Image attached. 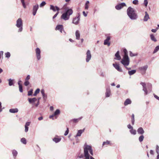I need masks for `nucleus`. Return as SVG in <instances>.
<instances>
[{
  "mask_svg": "<svg viewBox=\"0 0 159 159\" xmlns=\"http://www.w3.org/2000/svg\"><path fill=\"white\" fill-rule=\"evenodd\" d=\"M113 66L119 72H122V69L120 67L119 64H113Z\"/></svg>",
  "mask_w": 159,
  "mask_h": 159,
  "instance_id": "13",
  "label": "nucleus"
},
{
  "mask_svg": "<svg viewBox=\"0 0 159 159\" xmlns=\"http://www.w3.org/2000/svg\"><path fill=\"white\" fill-rule=\"evenodd\" d=\"M44 99L46 98H47V95L45 94L42 95Z\"/></svg>",
  "mask_w": 159,
  "mask_h": 159,
  "instance_id": "60",
  "label": "nucleus"
},
{
  "mask_svg": "<svg viewBox=\"0 0 159 159\" xmlns=\"http://www.w3.org/2000/svg\"><path fill=\"white\" fill-rule=\"evenodd\" d=\"M46 4V3L45 1H43L40 4V7H42L44 6Z\"/></svg>",
  "mask_w": 159,
  "mask_h": 159,
  "instance_id": "44",
  "label": "nucleus"
},
{
  "mask_svg": "<svg viewBox=\"0 0 159 159\" xmlns=\"http://www.w3.org/2000/svg\"><path fill=\"white\" fill-rule=\"evenodd\" d=\"M144 4L145 7H146L148 4V0H144Z\"/></svg>",
  "mask_w": 159,
  "mask_h": 159,
  "instance_id": "53",
  "label": "nucleus"
},
{
  "mask_svg": "<svg viewBox=\"0 0 159 159\" xmlns=\"http://www.w3.org/2000/svg\"><path fill=\"white\" fill-rule=\"evenodd\" d=\"M156 152L157 154L159 153V147L157 145L156 146Z\"/></svg>",
  "mask_w": 159,
  "mask_h": 159,
  "instance_id": "51",
  "label": "nucleus"
},
{
  "mask_svg": "<svg viewBox=\"0 0 159 159\" xmlns=\"http://www.w3.org/2000/svg\"><path fill=\"white\" fill-rule=\"evenodd\" d=\"M60 113V111L59 109H57L56 110L54 113V115L55 116L59 115Z\"/></svg>",
  "mask_w": 159,
  "mask_h": 159,
  "instance_id": "37",
  "label": "nucleus"
},
{
  "mask_svg": "<svg viewBox=\"0 0 159 159\" xmlns=\"http://www.w3.org/2000/svg\"><path fill=\"white\" fill-rule=\"evenodd\" d=\"M126 6L125 3L122 2L116 6L115 8L117 10H119Z\"/></svg>",
  "mask_w": 159,
  "mask_h": 159,
  "instance_id": "9",
  "label": "nucleus"
},
{
  "mask_svg": "<svg viewBox=\"0 0 159 159\" xmlns=\"http://www.w3.org/2000/svg\"><path fill=\"white\" fill-rule=\"evenodd\" d=\"M29 84L30 83L28 81L25 80V82H24V84L25 86H27L29 85Z\"/></svg>",
  "mask_w": 159,
  "mask_h": 159,
  "instance_id": "52",
  "label": "nucleus"
},
{
  "mask_svg": "<svg viewBox=\"0 0 159 159\" xmlns=\"http://www.w3.org/2000/svg\"><path fill=\"white\" fill-rule=\"evenodd\" d=\"M137 55V54H134L133 53L131 52H129V56L131 57H133L135 56H136Z\"/></svg>",
  "mask_w": 159,
  "mask_h": 159,
  "instance_id": "45",
  "label": "nucleus"
},
{
  "mask_svg": "<svg viewBox=\"0 0 159 159\" xmlns=\"http://www.w3.org/2000/svg\"><path fill=\"white\" fill-rule=\"evenodd\" d=\"M115 56L116 57V58H115V59H116L119 60L121 59V57L119 55V51H117L116 53L115 54Z\"/></svg>",
  "mask_w": 159,
  "mask_h": 159,
  "instance_id": "24",
  "label": "nucleus"
},
{
  "mask_svg": "<svg viewBox=\"0 0 159 159\" xmlns=\"http://www.w3.org/2000/svg\"><path fill=\"white\" fill-rule=\"evenodd\" d=\"M150 38L152 40L156 42L157 41V39L153 34L150 35Z\"/></svg>",
  "mask_w": 159,
  "mask_h": 159,
  "instance_id": "31",
  "label": "nucleus"
},
{
  "mask_svg": "<svg viewBox=\"0 0 159 159\" xmlns=\"http://www.w3.org/2000/svg\"><path fill=\"white\" fill-rule=\"evenodd\" d=\"M30 75H28L27 76V77H26V79H25V80L28 81V80L30 79Z\"/></svg>",
  "mask_w": 159,
  "mask_h": 159,
  "instance_id": "55",
  "label": "nucleus"
},
{
  "mask_svg": "<svg viewBox=\"0 0 159 159\" xmlns=\"http://www.w3.org/2000/svg\"><path fill=\"white\" fill-rule=\"evenodd\" d=\"M20 141L24 144H25L26 143V139L25 138H23L21 139Z\"/></svg>",
  "mask_w": 159,
  "mask_h": 159,
  "instance_id": "35",
  "label": "nucleus"
},
{
  "mask_svg": "<svg viewBox=\"0 0 159 159\" xmlns=\"http://www.w3.org/2000/svg\"><path fill=\"white\" fill-rule=\"evenodd\" d=\"M39 8V5L36 4L33 6V14L34 16H35L36 13L37 11Z\"/></svg>",
  "mask_w": 159,
  "mask_h": 159,
  "instance_id": "12",
  "label": "nucleus"
},
{
  "mask_svg": "<svg viewBox=\"0 0 159 159\" xmlns=\"http://www.w3.org/2000/svg\"><path fill=\"white\" fill-rule=\"evenodd\" d=\"M105 94L106 97H108L110 96L111 95V90L109 87L107 88Z\"/></svg>",
  "mask_w": 159,
  "mask_h": 159,
  "instance_id": "16",
  "label": "nucleus"
},
{
  "mask_svg": "<svg viewBox=\"0 0 159 159\" xmlns=\"http://www.w3.org/2000/svg\"><path fill=\"white\" fill-rule=\"evenodd\" d=\"M127 127L129 129H131L133 127L130 125V124H129L127 125Z\"/></svg>",
  "mask_w": 159,
  "mask_h": 159,
  "instance_id": "57",
  "label": "nucleus"
},
{
  "mask_svg": "<svg viewBox=\"0 0 159 159\" xmlns=\"http://www.w3.org/2000/svg\"><path fill=\"white\" fill-rule=\"evenodd\" d=\"M148 89L149 91H151L152 84H148Z\"/></svg>",
  "mask_w": 159,
  "mask_h": 159,
  "instance_id": "46",
  "label": "nucleus"
},
{
  "mask_svg": "<svg viewBox=\"0 0 159 159\" xmlns=\"http://www.w3.org/2000/svg\"><path fill=\"white\" fill-rule=\"evenodd\" d=\"M16 26L19 28L18 31V32L22 31L23 30V22L21 18H19L17 20Z\"/></svg>",
  "mask_w": 159,
  "mask_h": 159,
  "instance_id": "4",
  "label": "nucleus"
},
{
  "mask_svg": "<svg viewBox=\"0 0 159 159\" xmlns=\"http://www.w3.org/2000/svg\"><path fill=\"white\" fill-rule=\"evenodd\" d=\"M120 62L125 67L128 66L129 63V59L128 56H123Z\"/></svg>",
  "mask_w": 159,
  "mask_h": 159,
  "instance_id": "5",
  "label": "nucleus"
},
{
  "mask_svg": "<svg viewBox=\"0 0 159 159\" xmlns=\"http://www.w3.org/2000/svg\"><path fill=\"white\" fill-rule=\"evenodd\" d=\"M136 70H129L128 73L130 75H133L136 72Z\"/></svg>",
  "mask_w": 159,
  "mask_h": 159,
  "instance_id": "29",
  "label": "nucleus"
},
{
  "mask_svg": "<svg viewBox=\"0 0 159 159\" xmlns=\"http://www.w3.org/2000/svg\"><path fill=\"white\" fill-rule=\"evenodd\" d=\"M145 15L144 16L143 20L144 21H147L148 20L149 18V16L147 12H145Z\"/></svg>",
  "mask_w": 159,
  "mask_h": 159,
  "instance_id": "27",
  "label": "nucleus"
},
{
  "mask_svg": "<svg viewBox=\"0 0 159 159\" xmlns=\"http://www.w3.org/2000/svg\"><path fill=\"white\" fill-rule=\"evenodd\" d=\"M37 100V99L35 98H28V101L30 103H33L36 102Z\"/></svg>",
  "mask_w": 159,
  "mask_h": 159,
  "instance_id": "21",
  "label": "nucleus"
},
{
  "mask_svg": "<svg viewBox=\"0 0 159 159\" xmlns=\"http://www.w3.org/2000/svg\"><path fill=\"white\" fill-rule=\"evenodd\" d=\"M148 66L146 65L144 66L139 67V70L140 71V72L141 73L142 75H143L145 73L146 70L148 69Z\"/></svg>",
  "mask_w": 159,
  "mask_h": 159,
  "instance_id": "6",
  "label": "nucleus"
},
{
  "mask_svg": "<svg viewBox=\"0 0 159 159\" xmlns=\"http://www.w3.org/2000/svg\"><path fill=\"white\" fill-rule=\"evenodd\" d=\"M158 29V28L157 27L155 29H152L151 31L153 33H155Z\"/></svg>",
  "mask_w": 159,
  "mask_h": 159,
  "instance_id": "54",
  "label": "nucleus"
},
{
  "mask_svg": "<svg viewBox=\"0 0 159 159\" xmlns=\"http://www.w3.org/2000/svg\"><path fill=\"white\" fill-rule=\"evenodd\" d=\"M144 136L143 135H141L139 138V141L140 142H141L143 141V139H144Z\"/></svg>",
  "mask_w": 159,
  "mask_h": 159,
  "instance_id": "39",
  "label": "nucleus"
},
{
  "mask_svg": "<svg viewBox=\"0 0 159 159\" xmlns=\"http://www.w3.org/2000/svg\"><path fill=\"white\" fill-rule=\"evenodd\" d=\"M123 52L124 53V55L123 56H128V52L126 49L124 48L123 49Z\"/></svg>",
  "mask_w": 159,
  "mask_h": 159,
  "instance_id": "38",
  "label": "nucleus"
},
{
  "mask_svg": "<svg viewBox=\"0 0 159 159\" xmlns=\"http://www.w3.org/2000/svg\"><path fill=\"white\" fill-rule=\"evenodd\" d=\"M56 9L57 10V12L53 16L52 18L53 19H54L57 16V15H58V14L59 13V11L60 10L59 8L57 7V6H56Z\"/></svg>",
  "mask_w": 159,
  "mask_h": 159,
  "instance_id": "30",
  "label": "nucleus"
},
{
  "mask_svg": "<svg viewBox=\"0 0 159 159\" xmlns=\"http://www.w3.org/2000/svg\"><path fill=\"white\" fill-rule=\"evenodd\" d=\"M50 10H52L53 11H55L57 10L56 9V6L54 7L52 5H50Z\"/></svg>",
  "mask_w": 159,
  "mask_h": 159,
  "instance_id": "32",
  "label": "nucleus"
},
{
  "mask_svg": "<svg viewBox=\"0 0 159 159\" xmlns=\"http://www.w3.org/2000/svg\"><path fill=\"white\" fill-rule=\"evenodd\" d=\"M40 92V89L39 88L37 89L35 91L33 96H35L37 95V94L39 93Z\"/></svg>",
  "mask_w": 159,
  "mask_h": 159,
  "instance_id": "36",
  "label": "nucleus"
},
{
  "mask_svg": "<svg viewBox=\"0 0 159 159\" xmlns=\"http://www.w3.org/2000/svg\"><path fill=\"white\" fill-rule=\"evenodd\" d=\"M69 131V128H67L66 130V131L64 134V135L65 136L67 135L68 134Z\"/></svg>",
  "mask_w": 159,
  "mask_h": 159,
  "instance_id": "50",
  "label": "nucleus"
},
{
  "mask_svg": "<svg viewBox=\"0 0 159 159\" xmlns=\"http://www.w3.org/2000/svg\"><path fill=\"white\" fill-rule=\"evenodd\" d=\"M5 55L6 57L9 58L11 56V54L9 52H7L5 53Z\"/></svg>",
  "mask_w": 159,
  "mask_h": 159,
  "instance_id": "41",
  "label": "nucleus"
},
{
  "mask_svg": "<svg viewBox=\"0 0 159 159\" xmlns=\"http://www.w3.org/2000/svg\"><path fill=\"white\" fill-rule=\"evenodd\" d=\"M127 13L128 16L132 20H136L138 17L135 10L130 7L127 9Z\"/></svg>",
  "mask_w": 159,
  "mask_h": 159,
  "instance_id": "2",
  "label": "nucleus"
},
{
  "mask_svg": "<svg viewBox=\"0 0 159 159\" xmlns=\"http://www.w3.org/2000/svg\"><path fill=\"white\" fill-rule=\"evenodd\" d=\"M12 152L14 158L16 159L18 154L16 150L13 149L12 150Z\"/></svg>",
  "mask_w": 159,
  "mask_h": 159,
  "instance_id": "25",
  "label": "nucleus"
},
{
  "mask_svg": "<svg viewBox=\"0 0 159 159\" xmlns=\"http://www.w3.org/2000/svg\"><path fill=\"white\" fill-rule=\"evenodd\" d=\"M86 62H88L89 61L91 58V55L90 51L89 50H87L86 52Z\"/></svg>",
  "mask_w": 159,
  "mask_h": 159,
  "instance_id": "8",
  "label": "nucleus"
},
{
  "mask_svg": "<svg viewBox=\"0 0 159 159\" xmlns=\"http://www.w3.org/2000/svg\"><path fill=\"white\" fill-rule=\"evenodd\" d=\"M89 8V5L85 4V9L88 10Z\"/></svg>",
  "mask_w": 159,
  "mask_h": 159,
  "instance_id": "59",
  "label": "nucleus"
},
{
  "mask_svg": "<svg viewBox=\"0 0 159 159\" xmlns=\"http://www.w3.org/2000/svg\"><path fill=\"white\" fill-rule=\"evenodd\" d=\"M84 129H83L79 130L78 131L76 135L75 136V138H76L77 137L80 136L82 134L84 131Z\"/></svg>",
  "mask_w": 159,
  "mask_h": 159,
  "instance_id": "17",
  "label": "nucleus"
},
{
  "mask_svg": "<svg viewBox=\"0 0 159 159\" xmlns=\"http://www.w3.org/2000/svg\"><path fill=\"white\" fill-rule=\"evenodd\" d=\"M80 20V15L79 14H78V15L77 16H76L73 19L72 23L76 25H78L79 23Z\"/></svg>",
  "mask_w": 159,
  "mask_h": 159,
  "instance_id": "7",
  "label": "nucleus"
},
{
  "mask_svg": "<svg viewBox=\"0 0 159 159\" xmlns=\"http://www.w3.org/2000/svg\"><path fill=\"white\" fill-rule=\"evenodd\" d=\"M54 116H55V115H54V114L52 115H51L49 116V118H52V120H54V119L53 118V117Z\"/></svg>",
  "mask_w": 159,
  "mask_h": 159,
  "instance_id": "61",
  "label": "nucleus"
},
{
  "mask_svg": "<svg viewBox=\"0 0 159 159\" xmlns=\"http://www.w3.org/2000/svg\"><path fill=\"white\" fill-rule=\"evenodd\" d=\"M84 156L85 159H95L92 156L93 155L92 146L87 145L85 143L84 147Z\"/></svg>",
  "mask_w": 159,
  "mask_h": 159,
  "instance_id": "1",
  "label": "nucleus"
},
{
  "mask_svg": "<svg viewBox=\"0 0 159 159\" xmlns=\"http://www.w3.org/2000/svg\"><path fill=\"white\" fill-rule=\"evenodd\" d=\"M82 117H81L79 118L78 119H72L70 120V121H72L76 123L79 121V120H80L82 118Z\"/></svg>",
  "mask_w": 159,
  "mask_h": 159,
  "instance_id": "33",
  "label": "nucleus"
},
{
  "mask_svg": "<svg viewBox=\"0 0 159 159\" xmlns=\"http://www.w3.org/2000/svg\"><path fill=\"white\" fill-rule=\"evenodd\" d=\"M140 84L143 87V90L145 94V95L147 94L148 93V91L147 89V87H146V84L145 83L141 82L140 83Z\"/></svg>",
  "mask_w": 159,
  "mask_h": 159,
  "instance_id": "11",
  "label": "nucleus"
},
{
  "mask_svg": "<svg viewBox=\"0 0 159 159\" xmlns=\"http://www.w3.org/2000/svg\"><path fill=\"white\" fill-rule=\"evenodd\" d=\"M129 131L132 134L135 135L136 134V130L133 129V128L131 129Z\"/></svg>",
  "mask_w": 159,
  "mask_h": 159,
  "instance_id": "34",
  "label": "nucleus"
},
{
  "mask_svg": "<svg viewBox=\"0 0 159 159\" xmlns=\"http://www.w3.org/2000/svg\"><path fill=\"white\" fill-rule=\"evenodd\" d=\"M30 122H27L25 125V132H27L28 131V126L30 125Z\"/></svg>",
  "mask_w": 159,
  "mask_h": 159,
  "instance_id": "20",
  "label": "nucleus"
},
{
  "mask_svg": "<svg viewBox=\"0 0 159 159\" xmlns=\"http://www.w3.org/2000/svg\"><path fill=\"white\" fill-rule=\"evenodd\" d=\"M3 53V52L2 51H0V58H1L2 57Z\"/></svg>",
  "mask_w": 159,
  "mask_h": 159,
  "instance_id": "56",
  "label": "nucleus"
},
{
  "mask_svg": "<svg viewBox=\"0 0 159 159\" xmlns=\"http://www.w3.org/2000/svg\"><path fill=\"white\" fill-rule=\"evenodd\" d=\"M132 120H134V114H133L131 116Z\"/></svg>",
  "mask_w": 159,
  "mask_h": 159,
  "instance_id": "64",
  "label": "nucleus"
},
{
  "mask_svg": "<svg viewBox=\"0 0 159 159\" xmlns=\"http://www.w3.org/2000/svg\"><path fill=\"white\" fill-rule=\"evenodd\" d=\"M159 50V46H157L155 48L153 52V53H155L157 52Z\"/></svg>",
  "mask_w": 159,
  "mask_h": 159,
  "instance_id": "40",
  "label": "nucleus"
},
{
  "mask_svg": "<svg viewBox=\"0 0 159 159\" xmlns=\"http://www.w3.org/2000/svg\"><path fill=\"white\" fill-rule=\"evenodd\" d=\"M33 90L32 89H30V90L28 92V95L31 96L32 95L33 93Z\"/></svg>",
  "mask_w": 159,
  "mask_h": 159,
  "instance_id": "42",
  "label": "nucleus"
},
{
  "mask_svg": "<svg viewBox=\"0 0 159 159\" xmlns=\"http://www.w3.org/2000/svg\"><path fill=\"white\" fill-rule=\"evenodd\" d=\"M138 133L141 134L143 135L144 133V131L142 127L139 128L137 130Z\"/></svg>",
  "mask_w": 159,
  "mask_h": 159,
  "instance_id": "23",
  "label": "nucleus"
},
{
  "mask_svg": "<svg viewBox=\"0 0 159 159\" xmlns=\"http://www.w3.org/2000/svg\"><path fill=\"white\" fill-rule=\"evenodd\" d=\"M83 15H84V16H85V17H86L87 16V14H86L85 11H83Z\"/></svg>",
  "mask_w": 159,
  "mask_h": 159,
  "instance_id": "63",
  "label": "nucleus"
},
{
  "mask_svg": "<svg viewBox=\"0 0 159 159\" xmlns=\"http://www.w3.org/2000/svg\"><path fill=\"white\" fill-rule=\"evenodd\" d=\"M131 100L129 98L127 99L124 102V105L125 106H126L129 104H130L131 103Z\"/></svg>",
  "mask_w": 159,
  "mask_h": 159,
  "instance_id": "18",
  "label": "nucleus"
},
{
  "mask_svg": "<svg viewBox=\"0 0 159 159\" xmlns=\"http://www.w3.org/2000/svg\"><path fill=\"white\" fill-rule=\"evenodd\" d=\"M41 93L42 94V95L45 94V91L43 89H41Z\"/></svg>",
  "mask_w": 159,
  "mask_h": 159,
  "instance_id": "58",
  "label": "nucleus"
},
{
  "mask_svg": "<svg viewBox=\"0 0 159 159\" xmlns=\"http://www.w3.org/2000/svg\"><path fill=\"white\" fill-rule=\"evenodd\" d=\"M19 87L20 92L21 93H22L23 92L22 85H20L19 86Z\"/></svg>",
  "mask_w": 159,
  "mask_h": 159,
  "instance_id": "49",
  "label": "nucleus"
},
{
  "mask_svg": "<svg viewBox=\"0 0 159 159\" xmlns=\"http://www.w3.org/2000/svg\"><path fill=\"white\" fill-rule=\"evenodd\" d=\"M110 39V38L109 36L107 37L106 39L104 41V44L105 45H107L108 46H109L110 45V43L109 42V40Z\"/></svg>",
  "mask_w": 159,
  "mask_h": 159,
  "instance_id": "14",
  "label": "nucleus"
},
{
  "mask_svg": "<svg viewBox=\"0 0 159 159\" xmlns=\"http://www.w3.org/2000/svg\"><path fill=\"white\" fill-rule=\"evenodd\" d=\"M110 144V141H109L108 140H107V141H106L104 142L103 143L102 146H103L104 145H106V144Z\"/></svg>",
  "mask_w": 159,
  "mask_h": 159,
  "instance_id": "43",
  "label": "nucleus"
},
{
  "mask_svg": "<svg viewBox=\"0 0 159 159\" xmlns=\"http://www.w3.org/2000/svg\"><path fill=\"white\" fill-rule=\"evenodd\" d=\"M55 30H59L62 33V31L63 30V26L62 25H58L56 26Z\"/></svg>",
  "mask_w": 159,
  "mask_h": 159,
  "instance_id": "15",
  "label": "nucleus"
},
{
  "mask_svg": "<svg viewBox=\"0 0 159 159\" xmlns=\"http://www.w3.org/2000/svg\"><path fill=\"white\" fill-rule=\"evenodd\" d=\"M21 1L23 7L24 8H26V6L25 4L24 0H21Z\"/></svg>",
  "mask_w": 159,
  "mask_h": 159,
  "instance_id": "47",
  "label": "nucleus"
},
{
  "mask_svg": "<svg viewBox=\"0 0 159 159\" xmlns=\"http://www.w3.org/2000/svg\"><path fill=\"white\" fill-rule=\"evenodd\" d=\"M154 96L155 98H156L157 99L159 100V97H158L157 95H155V94H154Z\"/></svg>",
  "mask_w": 159,
  "mask_h": 159,
  "instance_id": "62",
  "label": "nucleus"
},
{
  "mask_svg": "<svg viewBox=\"0 0 159 159\" xmlns=\"http://www.w3.org/2000/svg\"><path fill=\"white\" fill-rule=\"evenodd\" d=\"M8 81L9 82L8 84L9 86H11L14 85V80H12L11 79H10L8 80Z\"/></svg>",
  "mask_w": 159,
  "mask_h": 159,
  "instance_id": "26",
  "label": "nucleus"
},
{
  "mask_svg": "<svg viewBox=\"0 0 159 159\" xmlns=\"http://www.w3.org/2000/svg\"><path fill=\"white\" fill-rule=\"evenodd\" d=\"M68 8V7L66 8L65 12L63 13L61 16V18L65 21L69 20L70 16L73 13V11L72 9Z\"/></svg>",
  "mask_w": 159,
  "mask_h": 159,
  "instance_id": "3",
  "label": "nucleus"
},
{
  "mask_svg": "<svg viewBox=\"0 0 159 159\" xmlns=\"http://www.w3.org/2000/svg\"><path fill=\"white\" fill-rule=\"evenodd\" d=\"M9 111L10 113H15L18 112V110L17 108L11 109L9 110Z\"/></svg>",
  "mask_w": 159,
  "mask_h": 159,
  "instance_id": "22",
  "label": "nucleus"
},
{
  "mask_svg": "<svg viewBox=\"0 0 159 159\" xmlns=\"http://www.w3.org/2000/svg\"><path fill=\"white\" fill-rule=\"evenodd\" d=\"M76 39L77 40H79L80 38V33L78 30H76L75 32Z\"/></svg>",
  "mask_w": 159,
  "mask_h": 159,
  "instance_id": "19",
  "label": "nucleus"
},
{
  "mask_svg": "<svg viewBox=\"0 0 159 159\" xmlns=\"http://www.w3.org/2000/svg\"><path fill=\"white\" fill-rule=\"evenodd\" d=\"M36 56L38 60H39L41 58L40 53L41 51L40 49L39 48H37L35 49Z\"/></svg>",
  "mask_w": 159,
  "mask_h": 159,
  "instance_id": "10",
  "label": "nucleus"
},
{
  "mask_svg": "<svg viewBox=\"0 0 159 159\" xmlns=\"http://www.w3.org/2000/svg\"><path fill=\"white\" fill-rule=\"evenodd\" d=\"M61 140V139L60 138H58L57 137H55L53 139V141L55 143H58L60 142Z\"/></svg>",
  "mask_w": 159,
  "mask_h": 159,
  "instance_id": "28",
  "label": "nucleus"
},
{
  "mask_svg": "<svg viewBox=\"0 0 159 159\" xmlns=\"http://www.w3.org/2000/svg\"><path fill=\"white\" fill-rule=\"evenodd\" d=\"M139 1L138 0H134L133 2V3L134 5H138V4Z\"/></svg>",
  "mask_w": 159,
  "mask_h": 159,
  "instance_id": "48",
  "label": "nucleus"
}]
</instances>
